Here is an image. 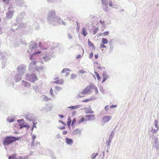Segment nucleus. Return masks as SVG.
Segmentation results:
<instances>
[{
  "mask_svg": "<svg viewBox=\"0 0 159 159\" xmlns=\"http://www.w3.org/2000/svg\"><path fill=\"white\" fill-rule=\"evenodd\" d=\"M37 63V61H33L31 63V64H33L34 65H36V63Z\"/></svg>",
  "mask_w": 159,
  "mask_h": 159,
  "instance_id": "obj_34",
  "label": "nucleus"
},
{
  "mask_svg": "<svg viewBox=\"0 0 159 159\" xmlns=\"http://www.w3.org/2000/svg\"><path fill=\"white\" fill-rule=\"evenodd\" d=\"M50 94L52 96H54V93H53V90L52 89V88H51L50 90Z\"/></svg>",
  "mask_w": 159,
  "mask_h": 159,
  "instance_id": "obj_27",
  "label": "nucleus"
},
{
  "mask_svg": "<svg viewBox=\"0 0 159 159\" xmlns=\"http://www.w3.org/2000/svg\"><path fill=\"white\" fill-rule=\"evenodd\" d=\"M79 107V105H76L75 106H70L68 108H71L72 109H76L78 108Z\"/></svg>",
  "mask_w": 159,
  "mask_h": 159,
  "instance_id": "obj_16",
  "label": "nucleus"
},
{
  "mask_svg": "<svg viewBox=\"0 0 159 159\" xmlns=\"http://www.w3.org/2000/svg\"><path fill=\"white\" fill-rule=\"evenodd\" d=\"M94 57H95V58L96 59H97L98 58V55L97 54V55H95V56H94Z\"/></svg>",
  "mask_w": 159,
  "mask_h": 159,
  "instance_id": "obj_42",
  "label": "nucleus"
},
{
  "mask_svg": "<svg viewBox=\"0 0 159 159\" xmlns=\"http://www.w3.org/2000/svg\"><path fill=\"white\" fill-rule=\"evenodd\" d=\"M3 1L6 4H8L9 3V0H3Z\"/></svg>",
  "mask_w": 159,
  "mask_h": 159,
  "instance_id": "obj_30",
  "label": "nucleus"
},
{
  "mask_svg": "<svg viewBox=\"0 0 159 159\" xmlns=\"http://www.w3.org/2000/svg\"><path fill=\"white\" fill-rule=\"evenodd\" d=\"M1 18H0V22H1Z\"/></svg>",
  "mask_w": 159,
  "mask_h": 159,
  "instance_id": "obj_57",
  "label": "nucleus"
},
{
  "mask_svg": "<svg viewBox=\"0 0 159 159\" xmlns=\"http://www.w3.org/2000/svg\"><path fill=\"white\" fill-rule=\"evenodd\" d=\"M76 119H74L72 120V122L71 124V126H73L74 125V124L76 123Z\"/></svg>",
  "mask_w": 159,
  "mask_h": 159,
  "instance_id": "obj_25",
  "label": "nucleus"
},
{
  "mask_svg": "<svg viewBox=\"0 0 159 159\" xmlns=\"http://www.w3.org/2000/svg\"><path fill=\"white\" fill-rule=\"evenodd\" d=\"M81 56L80 55H78L76 56V59H77L80 57Z\"/></svg>",
  "mask_w": 159,
  "mask_h": 159,
  "instance_id": "obj_37",
  "label": "nucleus"
},
{
  "mask_svg": "<svg viewBox=\"0 0 159 159\" xmlns=\"http://www.w3.org/2000/svg\"><path fill=\"white\" fill-rule=\"evenodd\" d=\"M47 58V57H46H46H44V59H45H45H46V58Z\"/></svg>",
  "mask_w": 159,
  "mask_h": 159,
  "instance_id": "obj_53",
  "label": "nucleus"
},
{
  "mask_svg": "<svg viewBox=\"0 0 159 159\" xmlns=\"http://www.w3.org/2000/svg\"><path fill=\"white\" fill-rule=\"evenodd\" d=\"M116 107V105H112L110 106V108H114Z\"/></svg>",
  "mask_w": 159,
  "mask_h": 159,
  "instance_id": "obj_36",
  "label": "nucleus"
},
{
  "mask_svg": "<svg viewBox=\"0 0 159 159\" xmlns=\"http://www.w3.org/2000/svg\"><path fill=\"white\" fill-rule=\"evenodd\" d=\"M37 76L34 74L31 75L28 78V80L30 82H34L37 80Z\"/></svg>",
  "mask_w": 159,
  "mask_h": 159,
  "instance_id": "obj_3",
  "label": "nucleus"
},
{
  "mask_svg": "<svg viewBox=\"0 0 159 159\" xmlns=\"http://www.w3.org/2000/svg\"><path fill=\"white\" fill-rule=\"evenodd\" d=\"M16 158V155H13L10 156L9 157V159H17Z\"/></svg>",
  "mask_w": 159,
  "mask_h": 159,
  "instance_id": "obj_21",
  "label": "nucleus"
},
{
  "mask_svg": "<svg viewBox=\"0 0 159 159\" xmlns=\"http://www.w3.org/2000/svg\"><path fill=\"white\" fill-rule=\"evenodd\" d=\"M41 52H38L35 53V54H37V53H40Z\"/></svg>",
  "mask_w": 159,
  "mask_h": 159,
  "instance_id": "obj_50",
  "label": "nucleus"
},
{
  "mask_svg": "<svg viewBox=\"0 0 159 159\" xmlns=\"http://www.w3.org/2000/svg\"><path fill=\"white\" fill-rule=\"evenodd\" d=\"M30 60H32V58L31 56L30 57Z\"/></svg>",
  "mask_w": 159,
  "mask_h": 159,
  "instance_id": "obj_54",
  "label": "nucleus"
},
{
  "mask_svg": "<svg viewBox=\"0 0 159 159\" xmlns=\"http://www.w3.org/2000/svg\"><path fill=\"white\" fill-rule=\"evenodd\" d=\"M14 120L13 119H10L9 118H8L7 119V121L9 122H12Z\"/></svg>",
  "mask_w": 159,
  "mask_h": 159,
  "instance_id": "obj_26",
  "label": "nucleus"
},
{
  "mask_svg": "<svg viewBox=\"0 0 159 159\" xmlns=\"http://www.w3.org/2000/svg\"><path fill=\"white\" fill-rule=\"evenodd\" d=\"M100 49H101L102 48H106V46L104 45V44H103L102 43V44H100Z\"/></svg>",
  "mask_w": 159,
  "mask_h": 159,
  "instance_id": "obj_23",
  "label": "nucleus"
},
{
  "mask_svg": "<svg viewBox=\"0 0 159 159\" xmlns=\"http://www.w3.org/2000/svg\"><path fill=\"white\" fill-rule=\"evenodd\" d=\"M22 83L24 85V86L25 87L30 86V84L26 81H22Z\"/></svg>",
  "mask_w": 159,
  "mask_h": 159,
  "instance_id": "obj_13",
  "label": "nucleus"
},
{
  "mask_svg": "<svg viewBox=\"0 0 159 159\" xmlns=\"http://www.w3.org/2000/svg\"><path fill=\"white\" fill-rule=\"evenodd\" d=\"M82 51H83V54L84 52V49H83V48H82Z\"/></svg>",
  "mask_w": 159,
  "mask_h": 159,
  "instance_id": "obj_52",
  "label": "nucleus"
},
{
  "mask_svg": "<svg viewBox=\"0 0 159 159\" xmlns=\"http://www.w3.org/2000/svg\"><path fill=\"white\" fill-rule=\"evenodd\" d=\"M66 143L68 144H72L73 143V140L68 138H66L65 139Z\"/></svg>",
  "mask_w": 159,
  "mask_h": 159,
  "instance_id": "obj_7",
  "label": "nucleus"
},
{
  "mask_svg": "<svg viewBox=\"0 0 159 159\" xmlns=\"http://www.w3.org/2000/svg\"><path fill=\"white\" fill-rule=\"evenodd\" d=\"M86 121L91 120L94 119L95 115H86L85 116Z\"/></svg>",
  "mask_w": 159,
  "mask_h": 159,
  "instance_id": "obj_4",
  "label": "nucleus"
},
{
  "mask_svg": "<svg viewBox=\"0 0 159 159\" xmlns=\"http://www.w3.org/2000/svg\"><path fill=\"white\" fill-rule=\"evenodd\" d=\"M20 138H16L11 136H8L6 137L4 139L2 144L4 146H8L11 143L18 140Z\"/></svg>",
  "mask_w": 159,
  "mask_h": 159,
  "instance_id": "obj_2",
  "label": "nucleus"
},
{
  "mask_svg": "<svg viewBox=\"0 0 159 159\" xmlns=\"http://www.w3.org/2000/svg\"><path fill=\"white\" fill-rule=\"evenodd\" d=\"M36 127V126L35 125V123H34L33 127L32 128V129H33L34 127Z\"/></svg>",
  "mask_w": 159,
  "mask_h": 159,
  "instance_id": "obj_43",
  "label": "nucleus"
},
{
  "mask_svg": "<svg viewBox=\"0 0 159 159\" xmlns=\"http://www.w3.org/2000/svg\"><path fill=\"white\" fill-rule=\"evenodd\" d=\"M54 82L58 84H62L64 83V81L62 79H61L55 80Z\"/></svg>",
  "mask_w": 159,
  "mask_h": 159,
  "instance_id": "obj_8",
  "label": "nucleus"
},
{
  "mask_svg": "<svg viewBox=\"0 0 159 159\" xmlns=\"http://www.w3.org/2000/svg\"><path fill=\"white\" fill-rule=\"evenodd\" d=\"M92 98H89V99H86L82 100V102H87L91 100H92Z\"/></svg>",
  "mask_w": 159,
  "mask_h": 159,
  "instance_id": "obj_18",
  "label": "nucleus"
},
{
  "mask_svg": "<svg viewBox=\"0 0 159 159\" xmlns=\"http://www.w3.org/2000/svg\"><path fill=\"white\" fill-rule=\"evenodd\" d=\"M85 121H86L85 118V119L84 117H82L80 120L77 121V124H80L82 122H84Z\"/></svg>",
  "mask_w": 159,
  "mask_h": 159,
  "instance_id": "obj_11",
  "label": "nucleus"
},
{
  "mask_svg": "<svg viewBox=\"0 0 159 159\" xmlns=\"http://www.w3.org/2000/svg\"><path fill=\"white\" fill-rule=\"evenodd\" d=\"M14 13L13 11H10L8 12L7 14V16L8 18H11L13 15Z\"/></svg>",
  "mask_w": 159,
  "mask_h": 159,
  "instance_id": "obj_10",
  "label": "nucleus"
},
{
  "mask_svg": "<svg viewBox=\"0 0 159 159\" xmlns=\"http://www.w3.org/2000/svg\"><path fill=\"white\" fill-rule=\"evenodd\" d=\"M52 13H53L54 14H55V12H52Z\"/></svg>",
  "mask_w": 159,
  "mask_h": 159,
  "instance_id": "obj_59",
  "label": "nucleus"
},
{
  "mask_svg": "<svg viewBox=\"0 0 159 159\" xmlns=\"http://www.w3.org/2000/svg\"><path fill=\"white\" fill-rule=\"evenodd\" d=\"M102 34H102V33H101V34H100L99 35H100V36H101V35H102Z\"/></svg>",
  "mask_w": 159,
  "mask_h": 159,
  "instance_id": "obj_55",
  "label": "nucleus"
},
{
  "mask_svg": "<svg viewBox=\"0 0 159 159\" xmlns=\"http://www.w3.org/2000/svg\"><path fill=\"white\" fill-rule=\"evenodd\" d=\"M99 22H100L101 24L102 25H104V23H105L104 21H103V20L102 21V20H100L99 21Z\"/></svg>",
  "mask_w": 159,
  "mask_h": 159,
  "instance_id": "obj_31",
  "label": "nucleus"
},
{
  "mask_svg": "<svg viewBox=\"0 0 159 159\" xmlns=\"http://www.w3.org/2000/svg\"><path fill=\"white\" fill-rule=\"evenodd\" d=\"M108 43V41L105 38H103L102 39V43L104 44H107Z\"/></svg>",
  "mask_w": 159,
  "mask_h": 159,
  "instance_id": "obj_15",
  "label": "nucleus"
},
{
  "mask_svg": "<svg viewBox=\"0 0 159 159\" xmlns=\"http://www.w3.org/2000/svg\"><path fill=\"white\" fill-rule=\"evenodd\" d=\"M76 23H77V25H78V22H77V21H76Z\"/></svg>",
  "mask_w": 159,
  "mask_h": 159,
  "instance_id": "obj_58",
  "label": "nucleus"
},
{
  "mask_svg": "<svg viewBox=\"0 0 159 159\" xmlns=\"http://www.w3.org/2000/svg\"><path fill=\"white\" fill-rule=\"evenodd\" d=\"M96 156V155H94V154H93L91 157L93 159H94L95 157Z\"/></svg>",
  "mask_w": 159,
  "mask_h": 159,
  "instance_id": "obj_39",
  "label": "nucleus"
},
{
  "mask_svg": "<svg viewBox=\"0 0 159 159\" xmlns=\"http://www.w3.org/2000/svg\"><path fill=\"white\" fill-rule=\"evenodd\" d=\"M36 138L35 136H34L32 137V138L33 140H34Z\"/></svg>",
  "mask_w": 159,
  "mask_h": 159,
  "instance_id": "obj_44",
  "label": "nucleus"
},
{
  "mask_svg": "<svg viewBox=\"0 0 159 159\" xmlns=\"http://www.w3.org/2000/svg\"><path fill=\"white\" fill-rule=\"evenodd\" d=\"M94 73H95V75H96V76H97V79L98 80H100L101 78L100 77L98 74L97 72H94Z\"/></svg>",
  "mask_w": 159,
  "mask_h": 159,
  "instance_id": "obj_19",
  "label": "nucleus"
},
{
  "mask_svg": "<svg viewBox=\"0 0 159 159\" xmlns=\"http://www.w3.org/2000/svg\"><path fill=\"white\" fill-rule=\"evenodd\" d=\"M80 72L81 73H84V72L83 70H80Z\"/></svg>",
  "mask_w": 159,
  "mask_h": 159,
  "instance_id": "obj_46",
  "label": "nucleus"
},
{
  "mask_svg": "<svg viewBox=\"0 0 159 159\" xmlns=\"http://www.w3.org/2000/svg\"><path fill=\"white\" fill-rule=\"evenodd\" d=\"M61 88L59 87H55V89L54 90V92L55 93H57L58 92L61 90Z\"/></svg>",
  "mask_w": 159,
  "mask_h": 159,
  "instance_id": "obj_17",
  "label": "nucleus"
},
{
  "mask_svg": "<svg viewBox=\"0 0 159 159\" xmlns=\"http://www.w3.org/2000/svg\"><path fill=\"white\" fill-rule=\"evenodd\" d=\"M93 111L92 110H90L89 111L87 112H86V113H93Z\"/></svg>",
  "mask_w": 159,
  "mask_h": 159,
  "instance_id": "obj_35",
  "label": "nucleus"
},
{
  "mask_svg": "<svg viewBox=\"0 0 159 159\" xmlns=\"http://www.w3.org/2000/svg\"><path fill=\"white\" fill-rule=\"evenodd\" d=\"M93 92L96 94H97L98 92V89L94 85H90L87 86L81 92L78 94V96L79 97H82L84 96L83 95V94H90Z\"/></svg>",
  "mask_w": 159,
  "mask_h": 159,
  "instance_id": "obj_1",
  "label": "nucleus"
},
{
  "mask_svg": "<svg viewBox=\"0 0 159 159\" xmlns=\"http://www.w3.org/2000/svg\"><path fill=\"white\" fill-rule=\"evenodd\" d=\"M70 71V69H69L64 68L62 71L61 73H64L67 71Z\"/></svg>",
  "mask_w": 159,
  "mask_h": 159,
  "instance_id": "obj_20",
  "label": "nucleus"
},
{
  "mask_svg": "<svg viewBox=\"0 0 159 159\" xmlns=\"http://www.w3.org/2000/svg\"><path fill=\"white\" fill-rule=\"evenodd\" d=\"M17 159H25L24 158H23L22 157H19Z\"/></svg>",
  "mask_w": 159,
  "mask_h": 159,
  "instance_id": "obj_45",
  "label": "nucleus"
},
{
  "mask_svg": "<svg viewBox=\"0 0 159 159\" xmlns=\"http://www.w3.org/2000/svg\"><path fill=\"white\" fill-rule=\"evenodd\" d=\"M106 80V79H105V78H104L103 80V81H102V83H103V82H104V81Z\"/></svg>",
  "mask_w": 159,
  "mask_h": 159,
  "instance_id": "obj_48",
  "label": "nucleus"
},
{
  "mask_svg": "<svg viewBox=\"0 0 159 159\" xmlns=\"http://www.w3.org/2000/svg\"><path fill=\"white\" fill-rule=\"evenodd\" d=\"M65 127L64 126H63L61 128H60V129H65Z\"/></svg>",
  "mask_w": 159,
  "mask_h": 159,
  "instance_id": "obj_51",
  "label": "nucleus"
},
{
  "mask_svg": "<svg viewBox=\"0 0 159 159\" xmlns=\"http://www.w3.org/2000/svg\"><path fill=\"white\" fill-rule=\"evenodd\" d=\"M23 127H27V129H28L29 128L28 126H27L26 125H24L20 127V129H21Z\"/></svg>",
  "mask_w": 159,
  "mask_h": 159,
  "instance_id": "obj_28",
  "label": "nucleus"
},
{
  "mask_svg": "<svg viewBox=\"0 0 159 159\" xmlns=\"http://www.w3.org/2000/svg\"><path fill=\"white\" fill-rule=\"evenodd\" d=\"M82 33L83 34L84 37L86 36L88 33L87 31V29L85 28H84L82 29Z\"/></svg>",
  "mask_w": 159,
  "mask_h": 159,
  "instance_id": "obj_9",
  "label": "nucleus"
},
{
  "mask_svg": "<svg viewBox=\"0 0 159 159\" xmlns=\"http://www.w3.org/2000/svg\"><path fill=\"white\" fill-rule=\"evenodd\" d=\"M88 44L89 46L92 47L93 49H95V47L94 45L89 40V41H88Z\"/></svg>",
  "mask_w": 159,
  "mask_h": 159,
  "instance_id": "obj_14",
  "label": "nucleus"
},
{
  "mask_svg": "<svg viewBox=\"0 0 159 159\" xmlns=\"http://www.w3.org/2000/svg\"><path fill=\"white\" fill-rule=\"evenodd\" d=\"M111 116H105L102 119V121L104 123H106L111 118Z\"/></svg>",
  "mask_w": 159,
  "mask_h": 159,
  "instance_id": "obj_5",
  "label": "nucleus"
},
{
  "mask_svg": "<svg viewBox=\"0 0 159 159\" xmlns=\"http://www.w3.org/2000/svg\"><path fill=\"white\" fill-rule=\"evenodd\" d=\"M109 6L110 7H113L114 8H117V7H116L115 6H116L117 5L116 4L113 3V2L111 1H110L109 2Z\"/></svg>",
  "mask_w": 159,
  "mask_h": 159,
  "instance_id": "obj_12",
  "label": "nucleus"
},
{
  "mask_svg": "<svg viewBox=\"0 0 159 159\" xmlns=\"http://www.w3.org/2000/svg\"><path fill=\"white\" fill-rule=\"evenodd\" d=\"M102 4L104 5H105L106 6H107V4L106 2L105 1H104L103 0H102Z\"/></svg>",
  "mask_w": 159,
  "mask_h": 159,
  "instance_id": "obj_29",
  "label": "nucleus"
},
{
  "mask_svg": "<svg viewBox=\"0 0 159 159\" xmlns=\"http://www.w3.org/2000/svg\"><path fill=\"white\" fill-rule=\"evenodd\" d=\"M76 77V75H75V74H72L70 76V79H74Z\"/></svg>",
  "mask_w": 159,
  "mask_h": 159,
  "instance_id": "obj_22",
  "label": "nucleus"
},
{
  "mask_svg": "<svg viewBox=\"0 0 159 159\" xmlns=\"http://www.w3.org/2000/svg\"><path fill=\"white\" fill-rule=\"evenodd\" d=\"M60 116L61 118H62L63 117V116L62 115H60Z\"/></svg>",
  "mask_w": 159,
  "mask_h": 159,
  "instance_id": "obj_49",
  "label": "nucleus"
},
{
  "mask_svg": "<svg viewBox=\"0 0 159 159\" xmlns=\"http://www.w3.org/2000/svg\"><path fill=\"white\" fill-rule=\"evenodd\" d=\"M102 34H103V35L105 36L109 34V32L108 31H107L105 32H104L102 33Z\"/></svg>",
  "mask_w": 159,
  "mask_h": 159,
  "instance_id": "obj_24",
  "label": "nucleus"
},
{
  "mask_svg": "<svg viewBox=\"0 0 159 159\" xmlns=\"http://www.w3.org/2000/svg\"><path fill=\"white\" fill-rule=\"evenodd\" d=\"M80 131L79 129H75L72 132V134L74 135H80Z\"/></svg>",
  "mask_w": 159,
  "mask_h": 159,
  "instance_id": "obj_6",
  "label": "nucleus"
},
{
  "mask_svg": "<svg viewBox=\"0 0 159 159\" xmlns=\"http://www.w3.org/2000/svg\"><path fill=\"white\" fill-rule=\"evenodd\" d=\"M67 133V132L66 131H64L62 132V134L63 135L66 134Z\"/></svg>",
  "mask_w": 159,
  "mask_h": 159,
  "instance_id": "obj_38",
  "label": "nucleus"
},
{
  "mask_svg": "<svg viewBox=\"0 0 159 159\" xmlns=\"http://www.w3.org/2000/svg\"><path fill=\"white\" fill-rule=\"evenodd\" d=\"M108 105H107V106H106L105 107V109L106 110H107L108 109Z\"/></svg>",
  "mask_w": 159,
  "mask_h": 159,
  "instance_id": "obj_41",
  "label": "nucleus"
},
{
  "mask_svg": "<svg viewBox=\"0 0 159 159\" xmlns=\"http://www.w3.org/2000/svg\"><path fill=\"white\" fill-rule=\"evenodd\" d=\"M154 124L156 127H157L158 125V121L157 120H155L154 122Z\"/></svg>",
  "mask_w": 159,
  "mask_h": 159,
  "instance_id": "obj_33",
  "label": "nucleus"
},
{
  "mask_svg": "<svg viewBox=\"0 0 159 159\" xmlns=\"http://www.w3.org/2000/svg\"><path fill=\"white\" fill-rule=\"evenodd\" d=\"M68 38L69 39H72V36L71 35L69 34L68 35Z\"/></svg>",
  "mask_w": 159,
  "mask_h": 159,
  "instance_id": "obj_40",
  "label": "nucleus"
},
{
  "mask_svg": "<svg viewBox=\"0 0 159 159\" xmlns=\"http://www.w3.org/2000/svg\"><path fill=\"white\" fill-rule=\"evenodd\" d=\"M51 110V108H49V109L48 110H46V112H48L49 111H50Z\"/></svg>",
  "mask_w": 159,
  "mask_h": 159,
  "instance_id": "obj_47",
  "label": "nucleus"
},
{
  "mask_svg": "<svg viewBox=\"0 0 159 159\" xmlns=\"http://www.w3.org/2000/svg\"><path fill=\"white\" fill-rule=\"evenodd\" d=\"M96 33V31H95L94 32V34H95Z\"/></svg>",
  "mask_w": 159,
  "mask_h": 159,
  "instance_id": "obj_56",
  "label": "nucleus"
},
{
  "mask_svg": "<svg viewBox=\"0 0 159 159\" xmlns=\"http://www.w3.org/2000/svg\"><path fill=\"white\" fill-rule=\"evenodd\" d=\"M93 52H91L89 54V57L90 58H91L92 57H93Z\"/></svg>",
  "mask_w": 159,
  "mask_h": 159,
  "instance_id": "obj_32",
  "label": "nucleus"
}]
</instances>
